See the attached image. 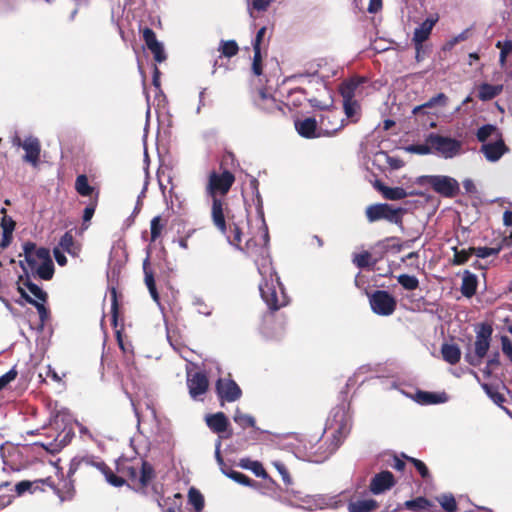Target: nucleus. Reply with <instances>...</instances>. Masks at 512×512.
I'll use <instances>...</instances> for the list:
<instances>
[{
	"label": "nucleus",
	"instance_id": "obj_23",
	"mask_svg": "<svg viewBox=\"0 0 512 512\" xmlns=\"http://www.w3.org/2000/svg\"><path fill=\"white\" fill-rule=\"evenodd\" d=\"M377 507V502L371 498L351 500L348 504L349 512H371Z\"/></svg>",
	"mask_w": 512,
	"mask_h": 512
},
{
	"label": "nucleus",
	"instance_id": "obj_30",
	"mask_svg": "<svg viewBox=\"0 0 512 512\" xmlns=\"http://www.w3.org/2000/svg\"><path fill=\"white\" fill-rule=\"evenodd\" d=\"M34 273H36L41 279L50 280L54 273V265L49 256L45 259L39 266L34 269Z\"/></svg>",
	"mask_w": 512,
	"mask_h": 512
},
{
	"label": "nucleus",
	"instance_id": "obj_31",
	"mask_svg": "<svg viewBox=\"0 0 512 512\" xmlns=\"http://www.w3.org/2000/svg\"><path fill=\"white\" fill-rule=\"evenodd\" d=\"M447 104V96L444 93H439L436 96L432 97L426 103L416 106L413 108L412 113L417 115L425 108H430L436 105L445 106Z\"/></svg>",
	"mask_w": 512,
	"mask_h": 512
},
{
	"label": "nucleus",
	"instance_id": "obj_28",
	"mask_svg": "<svg viewBox=\"0 0 512 512\" xmlns=\"http://www.w3.org/2000/svg\"><path fill=\"white\" fill-rule=\"evenodd\" d=\"M376 187L382 193L384 198L388 200H401L408 195L406 190L402 187H387L381 183H378Z\"/></svg>",
	"mask_w": 512,
	"mask_h": 512
},
{
	"label": "nucleus",
	"instance_id": "obj_8",
	"mask_svg": "<svg viewBox=\"0 0 512 512\" xmlns=\"http://www.w3.org/2000/svg\"><path fill=\"white\" fill-rule=\"evenodd\" d=\"M371 309L374 313L381 316H389L394 313L397 301L389 292L385 290H376L369 296Z\"/></svg>",
	"mask_w": 512,
	"mask_h": 512
},
{
	"label": "nucleus",
	"instance_id": "obj_61",
	"mask_svg": "<svg viewBox=\"0 0 512 512\" xmlns=\"http://www.w3.org/2000/svg\"><path fill=\"white\" fill-rule=\"evenodd\" d=\"M17 376V372L11 369L0 377V390L3 389L8 383L13 381Z\"/></svg>",
	"mask_w": 512,
	"mask_h": 512
},
{
	"label": "nucleus",
	"instance_id": "obj_15",
	"mask_svg": "<svg viewBox=\"0 0 512 512\" xmlns=\"http://www.w3.org/2000/svg\"><path fill=\"white\" fill-rule=\"evenodd\" d=\"M437 21L438 16L429 17L415 29L412 40L417 51V56L420 53L423 42L429 38L431 31Z\"/></svg>",
	"mask_w": 512,
	"mask_h": 512
},
{
	"label": "nucleus",
	"instance_id": "obj_51",
	"mask_svg": "<svg viewBox=\"0 0 512 512\" xmlns=\"http://www.w3.org/2000/svg\"><path fill=\"white\" fill-rule=\"evenodd\" d=\"M154 56L156 62L161 63L166 60V54L161 42L154 43V46L148 48Z\"/></svg>",
	"mask_w": 512,
	"mask_h": 512
},
{
	"label": "nucleus",
	"instance_id": "obj_35",
	"mask_svg": "<svg viewBox=\"0 0 512 512\" xmlns=\"http://www.w3.org/2000/svg\"><path fill=\"white\" fill-rule=\"evenodd\" d=\"M188 501L194 507L196 512H201L204 508V497L196 488H190L188 492Z\"/></svg>",
	"mask_w": 512,
	"mask_h": 512
},
{
	"label": "nucleus",
	"instance_id": "obj_42",
	"mask_svg": "<svg viewBox=\"0 0 512 512\" xmlns=\"http://www.w3.org/2000/svg\"><path fill=\"white\" fill-rule=\"evenodd\" d=\"M59 246L62 250L75 254L74 251V237L71 232H66L60 239Z\"/></svg>",
	"mask_w": 512,
	"mask_h": 512
},
{
	"label": "nucleus",
	"instance_id": "obj_22",
	"mask_svg": "<svg viewBox=\"0 0 512 512\" xmlns=\"http://www.w3.org/2000/svg\"><path fill=\"white\" fill-rule=\"evenodd\" d=\"M363 82H365V79L360 77H354L343 82L340 86L343 99H354L357 89Z\"/></svg>",
	"mask_w": 512,
	"mask_h": 512
},
{
	"label": "nucleus",
	"instance_id": "obj_7",
	"mask_svg": "<svg viewBox=\"0 0 512 512\" xmlns=\"http://www.w3.org/2000/svg\"><path fill=\"white\" fill-rule=\"evenodd\" d=\"M492 328L489 325H482L476 331V340L474 343V354L467 355V361L473 365H480L482 359L486 356L491 341Z\"/></svg>",
	"mask_w": 512,
	"mask_h": 512
},
{
	"label": "nucleus",
	"instance_id": "obj_10",
	"mask_svg": "<svg viewBox=\"0 0 512 512\" xmlns=\"http://www.w3.org/2000/svg\"><path fill=\"white\" fill-rule=\"evenodd\" d=\"M186 382L189 395L193 400H201V397L207 392L209 387V381L204 372L192 373L187 371Z\"/></svg>",
	"mask_w": 512,
	"mask_h": 512
},
{
	"label": "nucleus",
	"instance_id": "obj_11",
	"mask_svg": "<svg viewBox=\"0 0 512 512\" xmlns=\"http://www.w3.org/2000/svg\"><path fill=\"white\" fill-rule=\"evenodd\" d=\"M429 183L434 191L446 197H452L459 191L458 182L449 176H430Z\"/></svg>",
	"mask_w": 512,
	"mask_h": 512
},
{
	"label": "nucleus",
	"instance_id": "obj_12",
	"mask_svg": "<svg viewBox=\"0 0 512 512\" xmlns=\"http://www.w3.org/2000/svg\"><path fill=\"white\" fill-rule=\"evenodd\" d=\"M295 499L298 501V505H296V508L308 510V511H314V510H322L326 509L328 507L333 506V499L327 498L322 495H316V496H310L306 495L301 497L298 494H294Z\"/></svg>",
	"mask_w": 512,
	"mask_h": 512
},
{
	"label": "nucleus",
	"instance_id": "obj_36",
	"mask_svg": "<svg viewBox=\"0 0 512 512\" xmlns=\"http://www.w3.org/2000/svg\"><path fill=\"white\" fill-rule=\"evenodd\" d=\"M75 189L81 196H90L94 190L89 185L86 175H79L76 178Z\"/></svg>",
	"mask_w": 512,
	"mask_h": 512
},
{
	"label": "nucleus",
	"instance_id": "obj_45",
	"mask_svg": "<svg viewBox=\"0 0 512 512\" xmlns=\"http://www.w3.org/2000/svg\"><path fill=\"white\" fill-rule=\"evenodd\" d=\"M24 286L28 289V291L36 298L37 301H46V293L36 284L27 281L24 283Z\"/></svg>",
	"mask_w": 512,
	"mask_h": 512
},
{
	"label": "nucleus",
	"instance_id": "obj_3",
	"mask_svg": "<svg viewBox=\"0 0 512 512\" xmlns=\"http://www.w3.org/2000/svg\"><path fill=\"white\" fill-rule=\"evenodd\" d=\"M116 469L123 479L127 478L131 485L138 488L147 487L154 478L153 467L140 458H122L117 461Z\"/></svg>",
	"mask_w": 512,
	"mask_h": 512
},
{
	"label": "nucleus",
	"instance_id": "obj_6",
	"mask_svg": "<svg viewBox=\"0 0 512 512\" xmlns=\"http://www.w3.org/2000/svg\"><path fill=\"white\" fill-rule=\"evenodd\" d=\"M319 131L322 137H333L346 125L338 109H328L323 111L319 117Z\"/></svg>",
	"mask_w": 512,
	"mask_h": 512
},
{
	"label": "nucleus",
	"instance_id": "obj_1",
	"mask_svg": "<svg viewBox=\"0 0 512 512\" xmlns=\"http://www.w3.org/2000/svg\"><path fill=\"white\" fill-rule=\"evenodd\" d=\"M261 222L263 234L260 243L256 242L254 238H250L246 241L245 245L242 246V231L236 223L226 225V234L224 235L231 245L237 247L254 259L258 272L262 276V281L259 284L261 297L270 310H278L288 303V298L279 281V277L272 267L267 247L269 241L268 229L263 216H261Z\"/></svg>",
	"mask_w": 512,
	"mask_h": 512
},
{
	"label": "nucleus",
	"instance_id": "obj_26",
	"mask_svg": "<svg viewBox=\"0 0 512 512\" xmlns=\"http://www.w3.org/2000/svg\"><path fill=\"white\" fill-rule=\"evenodd\" d=\"M96 468L105 476L106 481L110 485L114 487H121L124 485L125 479H123L122 475L118 476L114 474V472L104 462L96 463Z\"/></svg>",
	"mask_w": 512,
	"mask_h": 512
},
{
	"label": "nucleus",
	"instance_id": "obj_34",
	"mask_svg": "<svg viewBox=\"0 0 512 512\" xmlns=\"http://www.w3.org/2000/svg\"><path fill=\"white\" fill-rule=\"evenodd\" d=\"M496 47L500 49L499 64L504 68L507 57L512 55V40L498 41Z\"/></svg>",
	"mask_w": 512,
	"mask_h": 512
},
{
	"label": "nucleus",
	"instance_id": "obj_21",
	"mask_svg": "<svg viewBox=\"0 0 512 512\" xmlns=\"http://www.w3.org/2000/svg\"><path fill=\"white\" fill-rule=\"evenodd\" d=\"M207 426L215 433H222L228 427V419L223 412L208 415L206 417Z\"/></svg>",
	"mask_w": 512,
	"mask_h": 512
},
{
	"label": "nucleus",
	"instance_id": "obj_27",
	"mask_svg": "<svg viewBox=\"0 0 512 512\" xmlns=\"http://www.w3.org/2000/svg\"><path fill=\"white\" fill-rule=\"evenodd\" d=\"M344 113L351 122L356 123L361 116V106L354 99H343Z\"/></svg>",
	"mask_w": 512,
	"mask_h": 512
},
{
	"label": "nucleus",
	"instance_id": "obj_54",
	"mask_svg": "<svg viewBox=\"0 0 512 512\" xmlns=\"http://www.w3.org/2000/svg\"><path fill=\"white\" fill-rule=\"evenodd\" d=\"M244 467L250 469L257 477H261L264 479L267 478V473L263 465L258 461H251L250 465H245Z\"/></svg>",
	"mask_w": 512,
	"mask_h": 512
},
{
	"label": "nucleus",
	"instance_id": "obj_29",
	"mask_svg": "<svg viewBox=\"0 0 512 512\" xmlns=\"http://www.w3.org/2000/svg\"><path fill=\"white\" fill-rule=\"evenodd\" d=\"M443 359L449 364H456L461 358L460 348L456 344H443L441 348Z\"/></svg>",
	"mask_w": 512,
	"mask_h": 512
},
{
	"label": "nucleus",
	"instance_id": "obj_53",
	"mask_svg": "<svg viewBox=\"0 0 512 512\" xmlns=\"http://www.w3.org/2000/svg\"><path fill=\"white\" fill-rule=\"evenodd\" d=\"M483 389L485 390V392L488 394V396L493 400L494 403H496L497 405H501L504 401H505V398L502 394H500L499 392L495 391L491 386H489L488 384H483L482 385Z\"/></svg>",
	"mask_w": 512,
	"mask_h": 512
},
{
	"label": "nucleus",
	"instance_id": "obj_64",
	"mask_svg": "<svg viewBox=\"0 0 512 512\" xmlns=\"http://www.w3.org/2000/svg\"><path fill=\"white\" fill-rule=\"evenodd\" d=\"M272 0H254L253 8L258 11L266 10Z\"/></svg>",
	"mask_w": 512,
	"mask_h": 512
},
{
	"label": "nucleus",
	"instance_id": "obj_38",
	"mask_svg": "<svg viewBox=\"0 0 512 512\" xmlns=\"http://www.w3.org/2000/svg\"><path fill=\"white\" fill-rule=\"evenodd\" d=\"M417 401L421 404H436L445 401V397L431 392H418Z\"/></svg>",
	"mask_w": 512,
	"mask_h": 512
},
{
	"label": "nucleus",
	"instance_id": "obj_52",
	"mask_svg": "<svg viewBox=\"0 0 512 512\" xmlns=\"http://www.w3.org/2000/svg\"><path fill=\"white\" fill-rule=\"evenodd\" d=\"M371 254L367 251L354 256L353 263L358 268H365L370 265Z\"/></svg>",
	"mask_w": 512,
	"mask_h": 512
},
{
	"label": "nucleus",
	"instance_id": "obj_41",
	"mask_svg": "<svg viewBox=\"0 0 512 512\" xmlns=\"http://www.w3.org/2000/svg\"><path fill=\"white\" fill-rule=\"evenodd\" d=\"M442 508L447 512H454L457 509L455 498L451 494H444L438 498Z\"/></svg>",
	"mask_w": 512,
	"mask_h": 512
},
{
	"label": "nucleus",
	"instance_id": "obj_58",
	"mask_svg": "<svg viewBox=\"0 0 512 512\" xmlns=\"http://www.w3.org/2000/svg\"><path fill=\"white\" fill-rule=\"evenodd\" d=\"M1 228H2V232H5L7 234H12L14 231V228H15L14 220L9 216L4 215L1 220Z\"/></svg>",
	"mask_w": 512,
	"mask_h": 512
},
{
	"label": "nucleus",
	"instance_id": "obj_56",
	"mask_svg": "<svg viewBox=\"0 0 512 512\" xmlns=\"http://www.w3.org/2000/svg\"><path fill=\"white\" fill-rule=\"evenodd\" d=\"M151 240L155 241L161 234L162 225L160 223V217H154L150 224Z\"/></svg>",
	"mask_w": 512,
	"mask_h": 512
},
{
	"label": "nucleus",
	"instance_id": "obj_2",
	"mask_svg": "<svg viewBox=\"0 0 512 512\" xmlns=\"http://www.w3.org/2000/svg\"><path fill=\"white\" fill-rule=\"evenodd\" d=\"M234 182L235 176L230 171L224 170L221 173L213 171L209 174L206 186V193L212 198V221L222 234H226V221L224 202L219 196H225Z\"/></svg>",
	"mask_w": 512,
	"mask_h": 512
},
{
	"label": "nucleus",
	"instance_id": "obj_40",
	"mask_svg": "<svg viewBox=\"0 0 512 512\" xmlns=\"http://www.w3.org/2000/svg\"><path fill=\"white\" fill-rule=\"evenodd\" d=\"M259 106L269 112H272L275 109H279V105L276 100L273 97L267 95L264 91H260Z\"/></svg>",
	"mask_w": 512,
	"mask_h": 512
},
{
	"label": "nucleus",
	"instance_id": "obj_44",
	"mask_svg": "<svg viewBox=\"0 0 512 512\" xmlns=\"http://www.w3.org/2000/svg\"><path fill=\"white\" fill-rule=\"evenodd\" d=\"M501 250V247H476L472 248L473 254H475L478 258H487L490 256L497 255Z\"/></svg>",
	"mask_w": 512,
	"mask_h": 512
},
{
	"label": "nucleus",
	"instance_id": "obj_57",
	"mask_svg": "<svg viewBox=\"0 0 512 512\" xmlns=\"http://www.w3.org/2000/svg\"><path fill=\"white\" fill-rule=\"evenodd\" d=\"M501 346L503 353L505 354V356L509 358V360L512 363V340L506 335L502 336Z\"/></svg>",
	"mask_w": 512,
	"mask_h": 512
},
{
	"label": "nucleus",
	"instance_id": "obj_20",
	"mask_svg": "<svg viewBox=\"0 0 512 512\" xmlns=\"http://www.w3.org/2000/svg\"><path fill=\"white\" fill-rule=\"evenodd\" d=\"M40 485H47L51 489H54V485L50 478L40 479L35 481H21L15 485V491L18 495H22L25 492H34L40 488Z\"/></svg>",
	"mask_w": 512,
	"mask_h": 512
},
{
	"label": "nucleus",
	"instance_id": "obj_33",
	"mask_svg": "<svg viewBox=\"0 0 512 512\" xmlns=\"http://www.w3.org/2000/svg\"><path fill=\"white\" fill-rule=\"evenodd\" d=\"M19 291L22 295L23 298H25V300L27 302H29L30 304H33L38 313H39V317H40V320L42 323H44L46 321V319L48 318V310L46 309V307L44 306V302L42 301H37L33 298H31L25 291L23 288H19Z\"/></svg>",
	"mask_w": 512,
	"mask_h": 512
},
{
	"label": "nucleus",
	"instance_id": "obj_39",
	"mask_svg": "<svg viewBox=\"0 0 512 512\" xmlns=\"http://www.w3.org/2000/svg\"><path fill=\"white\" fill-rule=\"evenodd\" d=\"M233 420L243 429L255 426V419L251 415L240 412L238 409L235 411Z\"/></svg>",
	"mask_w": 512,
	"mask_h": 512
},
{
	"label": "nucleus",
	"instance_id": "obj_50",
	"mask_svg": "<svg viewBox=\"0 0 512 512\" xmlns=\"http://www.w3.org/2000/svg\"><path fill=\"white\" fill-rule=\"evenodd\" d=\"M272 464L276 468L278 473L281 475L283 482L286 485H290L292 483V479L289 475V472H288L285 464L279 460L273 461Z\"/></svg>",
	"mask_w": 512,
	"mask_h": 512
},
{
	"label": "nucleus",
	"instance_id": "obj_43",
	"mask_svg": "<svg viewBox=\"0 0 512 512\" xmlns=\"http://www.w3.org/2000/svg\"><path fill=\"white\" fill-rule=\"evenodd\" d=\"M473 254V251H472V248H469V249H462V250H457L456 248H454V258H453V264L455 265H462V264H465L470 256Z\"/></svg>",
	"mask_w": 512,
	"mask_h": 512
},
{
	"label": "nucleus",
	"instance_id": "obj_59",
	"mask_svg": "<svg viewBox=\"0 0 512 512\" xmlns=\"http://www.w3.org/2000/svg\"><path fill=\"white\" fill-rule=\"evenodd\" d=\"M143 39L148 48H150L151 46H154V43L159 42L156 38L155 32L148 27L143 30Z\"/></svg>",
	"mask_w": 512,
	"mask_h": 512
},
{
	"label": "nucleus",
	"instance_id": "obj_24",
	"mask_svg": "<svg viewBox=\"0 0 512 512\" xmlns=\"http://www.w3.org/2000/svg\"><path fill=\"white\" fill-rule=\"evenodd\" d=\"M476 137L479 142H482L484 144L487 143L488 139L494 141L497 138L502 137V134L495 125L486 124L478 129Z\"/></svg>",
	"mask_w": 512,
	"mask_h": 512
},
{
	"label": "nucleus",
	"instance_id": "obj_25",
	"mask_svg": "<svg viewBox=\"0 0 512 512\" xmlns=\"http://www.w3.org/2000/svg\"><path fill=\"white\" fill-rule=\"evenodd\" d=\"M503 90V85H492L483 83L478 87V98L482 101H489L498 96Z\"/></svg>",
	"mask_w": 512,
	"mask_h": 512
},
{
	"label": "nucleus",
	"instance_id": "obj_49",
	"mask_svg": "<svg viewBox=\"0 0 512 512\" xmlns=\"http://www.w3.org/2000/svg\"><path fill=\"white\" fill-rule=\"evenodd\" d=\"M221 52L226 57H232L238 52V45L235 41H222Z\"/></svg>",
	"mask_w": 512,
	"mask_h": 512
},
{
	"label": "nucleus",
	"instance_id": "obj_17",
	"mask_svg": "<svg viewBox=\"0 0 512 512\" xmlns=\"http://www.w3.org/2000/svg\"><path fill=\"white\" fill-rule=\"evenodd\" d=\"M297 132L305 138H317L320 136L319 123L315 118H305L295 121Z\"/></svg>",
	"mask_w": 512,
	"mask_h": 512
},
{
	"label": "nucleus",
	"instance_id": "obj_46",
	"mask_svg": "<svg viewBox=\"0 0 512 512\" xmlns=\"http://www.w3.org/2000/svg\"><path fill=\"white\" fill-rule=\"evenodd\" d=\"M405 505L410 510L420 511L428 509L430 503L425 498L419 497L414 500L406 501Z\"/></svg>",
	"mask_w": 512,
	"mask_h": 512
},
{
	"label": "nucleus",
	"instance_id": "obj_5",
	"mask_svg": "<svg viewBox=\"0 0 512 512\" xmlns=\"http://www.w3.org/2000/svg\"><path fill=\"white\" fill-rule=\"evenodd\" d=\"M403 213L404 209L395 208L386 203L374 204L366 208V217L369 222L386 220L390 223L401 225Z\"/></svg>",
	"mask_w": 512,
	"mask_h": 512
},
{
	"label": "nucleus",
	"instance_id": "obj_60",
	"mask_svg": "<svg viewBox=\"0 0 512 512\" xmlns=\"http://www.w3.org/2000/svg\"><path fill=\"white\" fill-rule=\"evenodd\" d=\"M408 460L411 463H413V465L423 478H427L429 476L428 468L426 467L424 462L415 458H408Z\"/></svg>",
	"mask_w": 512,
	"mask_h": 512
},
{
	"label": "nucleus",
	"instance_id": "obj_16",
	"mask_svg": "<svg viewBox=\"0 0 512 512\" xmlns=\"http://www.w3.org/2000/svg\"><path fill=\"white\" fill-rule=\"evenodd\" d=\"M394 484L393 474L389 471H382L371 479L369 488L373 494L378 495L391 489Z\"/></svg>",
	"mask_w": 512,
	"mask_h": 512
},
{
	"label": "nucleus",
	"instance_id": "obj_9",
	"mask_svg": "<svg viewBox=\"0 0 512 512\" xmlns=\"http://www.w3.org/2000/svg\"><path fill=\"white\" fill-rule=\"evenodd\" d=\"M23 253L25 256V262L27 268L21 263L23 269L27 271L29 269L32 273H34V269L39 266L45 259L50 256V252L48 249L40 247L37 248L36 245L32 242H26L23 245Z\"/></svg>",
	"mask_w": 512,
	"mask_h": 512
},
{
	"label": "nucleus",
	"instance_id": "obj_55",
	"mask_svg": "<svg viewBox=\"0 0 512 512\" xmlns=\"http://www.w3.org/2000/svg\"><path fill=\"white\" fill-rule=\"evenodd\" d=\"M148 263H149V258L147 257L143 263V269H144V273H145V284H146L148 290H152V288H155L156 285H155L153 273L151 271H149L147 268Z\"/></svg>",
	"mask_w": 512,
	"mask_h": 512
},
{
	"label": "nucleus",
	"instance_id": "obj_47",
	"mask_svg": "<svg viewBox=\"0 0 512 512\" xmlns=\"http://www.w3.org/2000/svg\"><path fill=\"white\" fill-rule=\"evenodd\" d=\"M406 150L410 153H415L419 155H428L433 153V148L430 143L425 144H414L406 147Z\"/></svg>",
	"mask_w": 512,
	"mask_h": 512
},
{
	"label": "nucleus",
	"instance_id": "obj_32",
	"mask_svg": "<svg viewBox=\"0 0 512 512\" xmlns=\"http://www.w3.org/2000/svg\"><path fill=\"white\" fill-rule=\"evenodd\" d=\"M447 104V96L444 93H439L436 96L432 97L426 103L416 106L413 108L412 113L417 115L425 108H430L436 105L445 106Z\"/></svg>",
	"mask_w": 512,
	"mask_h": 512
},
{
	"label": "nucleus",
	"instance_id": "obj_13",
	"mask_svg": "<svg viewBox=\"0 0 512 512\" xmlns=\"http://www.w3.org/2000/svg\"><path fill=\"white\" fill-rule=\"evenodd\" d=\"M216 392L220 399L228 402H234L241 396L239 386L229 379L219 378L216 382Z\"/></svg>",
	"mask_w": 512,
	"mask_h": 512
},
{
	"label": "nucleus",
	"instance_id": "obj_18",
	"mask_svg": "<svg viewBox=\"0 0 512 512\" xmlns=\"http://www.w3.org/2000/svg\"><path fill=\"white\" fill-rule=\"evenodd\" d=\"M23 149L25 150L24 160L33 166H36L40 156V142L35 137H27L23 141Z\"/></svg>",
	"mask_w": 512,
	"mask_h": 512
},
{
	"label": "nucleus",
	"instance_id": "obj_48",
	"mask_svg": "<svg viewBox=\"0 0 512 512\" xmlns=\"http://www.w3.org/2000/svg\"><path fill=\"white\" fill-rule=\"evenodd\" d=\"M227 477L244 486H251L253 484L252 479H250L245 474L235 470H229V473H227Z\"/></svg>",
	"mask_w": 512,
	"mask_h": 512
},
{
	"label": "nucleus",
	"instance_id": "obj_14",
	"mask_svg": "<svg viewBox=\"0 0 512 512\" xmlns=\"http://www.w3.org/2000/svg\"><path fill=\"white\" fill-rule=\"evenodd\" d=\"M480 151L489 162H497L509 149L505 145L502 137L497 138L494 141H490L482 144Z\"/></svg>",
	"mask_w": 512,
	"mask_h": 512
},
{
	"label": "nucleus",
	"instance_id": "obj_37",
	"mask_svg": "<svg viewBox=\"0 0 512 512\" xmlns=\"http://www.w3.org/2000/svg\"><path fill=\"white\" fill-rule=\"evenodd\" d=\"M397 281L404 289L409 291H413L419 286V280L413 275L400 274L397 276Z\"/></svg>",
	"mask_w": 512,
	"mask_h": 512
},
{
	"label": "nucleus",
	"instance_id": "obj_19",
	"mask_svg": "<svg viewBox=\"0 0 512 512\" xmlns=\"http://www.w3.org/2000/svg\"><path fill=\"white\" fill-rule=\"evenodd\" d=\"M478 278L469 270H465L462 275L460 291L464 297L471 298L476 294Z\"/></svg>",
	"mask_w": 512,
	"mask_h": 512
},
{
	"label": "nucleus",
	"instance_id": "obj_63",
	"mask_svg": "<svg viewBox=\"0 0 512 512\" xmlns=\"http://www.w3.org/2000/svg\"><path fill=\"white\" fill-rule=\"evenodd\" d=\"M500 355L498 352H496L487 362V366H486V369H485V372H487L488 374H490V370L493 369L494 367L496 366H499L500 364Z\"/></svg>",
	"mask_w": 512,
	"mask_h": 512
},
{
	"label": "nucleus",
	"instance_id": "obj_62",
	"mask_svg": "<svg viewBox=\"0 0 512 512\" xmlns=\"http://www.w3.org/2000/svg\"><path fill=\"white\" fill-rule=\"evenodd\" d=\"M95 209H96V201L94 202H91L85 209H84V212H83V222L84 223H87L91 220V218L93 217L94 215V212H95Z\"/></svg>",
	"mask_w": 512,
	"mask_h": 512
},
{
	"label": "nucleus",
	"instance_id": "obj_4",
	"mask_svg": "<svg viewBox=\"0 0 512 512\" xmlns=\"http://www.w3.org/2000/svg\"><path fill=\"white\" fill-rule=\"evenodd\" d=\"M427 143L431 144L433 153L445 159L454 158L463 151L462 141L436 133H430L427 136Z\"/></svg>",
	"mask_w": 512,
	"mask_h": 512
}]
</instances>
